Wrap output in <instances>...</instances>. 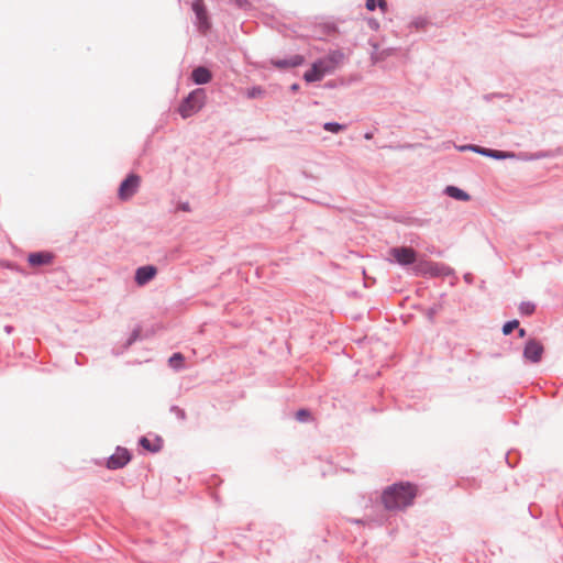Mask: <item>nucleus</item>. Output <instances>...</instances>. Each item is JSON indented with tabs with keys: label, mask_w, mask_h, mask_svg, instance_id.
<instances>
[{
	"label": "nucleus",
	"mask_w": 563,
	"mask_h": 563,
	"mask_svg": "<svg viewBox=\"0 0 563 563\" xmlns=\"http://www.w3.org/2000/svg\"><path fill=\"white\" fill-rule=\"evenodd\" d=\"M192 11L197 18V26L200 32L206 33L210 29V22L206 5L202 0H195Z\"/></svg>",
	"instance_id": "8"
},
{
	"label": "nucleus",
	"mask_w": 563,
	"mask_h": 563,
	"mask_svg": "<svg viewBox=\"0 0 563 563\" xmlns=\"http://www.w3.org/2000/svg\"><path fill=\"white\" fill-rule=\"evenodd\" d=\"M417 492V487L410 483L394 484L385 489L383 503L387 509H402L412 504Z\"/></svg>",
	"instance_id": "1"
},
{
	"label": "nucleus",
	"mask_w": 563,
	"mask_h": 563,
	"mask_svg": "<svg viewBox=\"0 0 563 563\" xmlns=\"http://www.w3.org/2000/svg\"><path fill=\"white\" fill-rule=\"evenodd\" d=\"M157 274L156 267L146 265L139 267L135 273V282L137 285L143 286L155 277Z\"/></svg>",
	"instance_id": "11"
},
{
	"label": "nucleus",
	"mask_w": 563,
	"mask_h": 563,
	"mask_svg": "<svg viewBox=\"0 0 563 563\" xmlns=\"http://www.w3.org/2000/svg\"><path fill=\"white\" fill-rule=\"evenodd\" d=\"M131 456L126 449L118 448L107 462L108 468L117 470L126 465Z\"/></svg>",
	"instance_id": "9"
},
{
	"label": "nucleus",
	"mask_w": 563,
	"mask_h": 563,
	"mask_svg": "<svg viewBox=\"0 0 563 563\" xmlns=\"http://www.w3.org/2000/svg\"><path fill=\"white\" fill-rule=\"evenodd\" d=\"M298 89H299L298 84H294V85L291 86V90L297 91Z\"/></svg>",
	"instance_id": "26"
},
{
	"label": "nucleus",
	"mask_w": 563,
	"mask_h": 563,
	"mask_svg": "<svg viewBox=\"0 0 563 563\" xmlns=\"http://www.w3.org/2000/svg\"><path fill=\"white\" fill-rule=\"evenodd\" d=\"M460 150L461 151L471 150L473 152H476V153H479L482 155L489 156V157H493V158H496V159L512 158V157H515L514 153L484 148V147H481V146H477V145L461 146Z\"/></svg>",
	"instance_id": "10"
},
{
	"label": "nucleus",
	"mask_w": 563,
	"mask_h": 563,
	"mask_svg": "<svg viewBox=\"0 0 563 563\" xmlns=\"http://www.w3.org/2000/svg\"><path fill=\"white\" fill-rule=\"evenodd\" d=\"M323 128H324V130L332 132V133H338L339 131L344 129L343 125H341L339 123H334V122H328L323 125Z\"/></svg>",
	"instance_id": "22"
},
{
	"label": "nucleus",
	"mask_w": 563,
	"mask_h": 563,
	"mask_svg": "<svg viewBox=\"0 0 563 563\" xmlns=\"http://www.w3.org/2000/svg\"><path fill=\"white\" fill-rule=\"evenodd\" d=\"M519 325V321L512 320L504 324L503 327V333L505 335L510 334L515 329H517Z\"/></svg>",
	"instance_id": "20"
},
{
	"label": "nucleus",
	"mask_w": 563,
	"mask_h": 563,
	"mask_svg": "<svg viewBox=\"0 0 563 563\" xmlns=\"http://www.w3.org/2000/svg\"><path fill=\"white\" fill-rule=\"evenodd\" d=\"M544 353L543 344L537 339H529L523 349V357L531 363H539Z\"/></svg>",
	"instance_id": "6"
},
{
	"label": "nucleus",
	"mask_w": 563,
	"mask_h": 563,
	"mask_svg": "<svg viewBox=\"0 0 563 563\" xmlns=\"http://www.w3.org/2000/svg\"><path fill=\"white\" fill-rule=\"evenodd\" d=\"M389 254L395 260V262L402 266L417 263L416 251L408 246L393 247L389 251Z\"/></svg>",
	"instance_id": "5"
},
{
	"label": "nucleus",
	"mask_w": 563,
	"mask_h": 563,
	"mask_svg": "<svg viewBox=\"0 0 563 563\" xmlns=\"http://www.w3.org/2000/svg\"><path fill=\"white\" fill-rule=\"evenodd\" d=\"M445 192L451 197V198H454L456 200H461V201H468L471 199L470 195L467 192H465L464 190L457 188V187H454V186H448L445 188Z\"/></svg>",
	"instance_id": "16"
},
{
	"label": "nucleus",
	"mask_w": 563,
	"mask_h": 563,
	"mask_svg": "<svg viewBox=\"0 0 563 563\" xmlns=\"http://www.w3.org/2000/svg\"><path fill=\"white\" fill-rule=\"evenodd\" d=\"M303 63V57L301 55H294L289 59H279L274 60L273 64L278 68H286V67H296Z\"/></svg>",
	"instance_id": "14"
},
{
	"label": "nucleus",
	"mask_w": 563,
	"mask_h": 563,
	"mask_svg": "<svg viewBox=\"0 0 563 563\" xmlns=\"http://www.w3.org/2000/svg\"><path fill=\"white\" fill-rule=\"evenodd\" d=\"M534 309H536V306L532 303V302H522L520 306H519V310L521 313L523 314H532L534 312Z\"/></svg>",
	"instance_id": "19"
},
{
	"label": "nucleus",
	"mask_w": 563,
	"mask_h": 563,
	"mask_svg": "<svg viewBox=\"0 0 563 563\" xmlns=\"http://www.w3.org/2000/svg\"><path fill=\"white\" fill-rule=\"evenodd\" d=\"M518 334H519V336H520V338H523V336L526 335V331H525V329H520V330L518 331Z\"/></svg>",
	"instance_id": "25"
},
{
	"label": "nucleus",
	"mask_w": 563,
	"mask_h": 563,
	"mask_svg": "<svg viewBox=\"0 0 563 563\" xmlns=\"http://www.w3.org/2000/svg\"><path fill=\"white\" fill-rule=\"evenodd\" d=\"M27 261L32 266L47 265L52 263L53 255L48 252L32 253Z\"/></svg>",
	"instance_id": "12"
},
{
	"label": "nucleus",
	"mask_w": 563,
	"mask_h": 563,
	"mask_svg": "<svg viewBox=\"0 0 563 563\" xmlns=\"http://www.w3.org/2000/svg\"><path fill=\"white\" fill-rule=\"evenodd\" d=\"M296 418H297L298 421L305 422V421H308V420L311 419V413L307 409H300V410L297 411Z\"/></svg>",
	"instance_id": "21"
},
{
	"label": "nucleus",
	"mask_w": 563,
	"mask_h": 563,
	"mask_svg": "<svg viewBox=\"0 0 563 563\" xmlns=\"http://www.w3.org/2000/svg\"><path fill=\"white\" fill-rule=\"evenodd\" d=\"M234 2L240 8H245L249 4L247 0H234Z\"/></svg>",
	"instance_id": "24"
},
{
	"label": "nucleus",
	"mask_w": 563,
	"mask_h": 563,
	"mask_svg": "<svg viewBox=\"0 0 563 563\" xmlns=\"http://www.w3.org/2000/svg\"><path fill=\"white\" fill-rule=\"evenodd\" d=\"M141 178L135 175H129L120 185L119 197L121 200L130 199L139 189Z\"/></svg>",
	"instance_id": "7"
},
{
	"label": "nucleus",
	"mask_w": 563,
	"mask_h": 563,
	"mask_svg": "<svg viewBox=\"0 0 563 563\" xmlns=\"http://www.w3.org/2000/svg\"><path fill=\"white\" fill-rule=\"evenodd\" d=\"M344 60V54L340 51H333L323 58L318 59L311 68L305 73L303 79L307 82L321 80L325 75L332 74Z\"/></svg>",
	"instance_id": "2"
},
{
	"label": "nucleus",
	"mask_w": 563,
	"mask_h": 563,
	"mask_svg": "<svg viewBox=\"0 0 563 563\" xmlns=\"http://www.w3.org/2000/svg\"><path fill=\"white\" fill-rule=\"evenodd\" d=\"M264 93L263 89L261 87H254L247 90L246 96L249 98H257L262 97Z\"/></svg>",
	"instance_id": "23"
},
{
	"label": "nucleus",
	"mask_w": 563,
	"mask_h": 563,
	"mask_svg": "<svg viewBox=\"0 0 563 563\" xmlns=\"http://www.w3.org/2000/svg\"><path fill=\"white\" fill-rule=\"evenodd\" d=\"M206 95L202 89H196L179 106V113L183 118H188L198 112L205 103Z\"/></svg>",
	"instance_id": "3"
},
{
	"label": "nucleus",
	"mask_w": 563,
	"mask_h": 563,
	"mask_svg": "<svg viewBox=\"0 0 563 563\" xmlns=\"http://www.w3.org/2000/svg\"><path fill=\"white\" fill-rule=\"evenodd\" d=\"M140 444L142 445V448L153 453L158 452L162 449V440L159 438H156L155 440L152 441L143 437L140 440Z\"/></svg>",
	"instance_id": "15"
},
{
	"label": "nucleus",
	"mask_w": 563,
	"mask_h": 563,
	"mask_svg": "<svg viewBox=\"0 0 563 563\" xmlns=\"http://www.w3.org/2000/svg\"><path fill=\"white\" fill-rule=\"evenodd\" d=\"M416 275L438 277L452 274V269L443 264L420 260L413 266Z\"/></svg>",
	"instance_id": "4"
},
{
	"label": "nucleus",
	"mask_w": 563,
	"mask_h": 563,
	"mask_svg": "<svg viewBox=\"0 0 563 563\" xmlns=\"http://www.w3.org/2000/svg\"><path fill=\"white\" fill-rule=\"evenodd\" d=\"M366 9L369 11H374L376 7H378L383 12L387 11V2L386 0H366Z\"/></svg>",
	"instance_id": "17"
},
{
	"label": "nucleus",
	"mask_w": 563,
	"mask_h": 563,
	"mask_svg": "<svg viewBox=\"0 0 563 563\" xmlns=\"http://www.w3.org/2000/svg\"><path fill=\"white\" fill-rule=\"evenodd\" d=\"M168 362L173 368L178 369L183 366L184 356L181 353H175V354H173V356L169 358Z\"/></svg>",
	"instance_id": "18"
},
{
	"label": "nucleus",
	"mask_w": 563,
	"mask_h": 563,
	"mask_svg": "<svg viewBox=\"0 0 563 563\" xmlns=\"http://www.w3.org/2000/svg\"><path fill=\"white\" fill-rule=\"evenodd\" d=\"M191 78L197 85H203L211 80L212 75L208 68L200 66L192 70Z\"/></svg>",
	"instance_id": "13"
}]
</instances>
